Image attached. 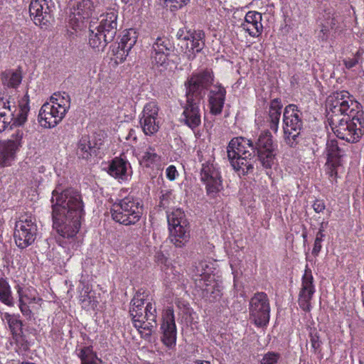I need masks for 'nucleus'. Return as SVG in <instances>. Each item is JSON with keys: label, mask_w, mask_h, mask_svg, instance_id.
Segmentation results:
<instances>
[{"label": "nucleus", "mask_w": 364, "mask_h": 364, "mask_svg": "<svg viewBox=\"0 0 364 364\" xmlns=\"http://www.w3.org/2000/svg\"><path fill=\"white\" fill-rule=\"evenodd\" d=\"M50 202L53 228L64 238L75 236L80 228V219L84 213L80 193L72 188L60 193L54 190Z\"/></svg>", "instance_id": "nucleus-1"}, {"label": "nucleus", "mask_w": 364, "mask_h": 364, "mask_svg": "<svg viewBox=\"0 0 364 364\" xmlns=\"http://www.w3.org/2000/svg\"><path fill=\"white\" fill-rule=\"evenodd\" d=\"M30 111L29 96L26 93L18 102V107L15 97L7 92H0V133L9 125L21 126L27 121Z\"/></svg>", "instance_id": "nucleus-2"}, {"label": "nucleus", "mask_w": 364, "mask_h": 364, "mask_svg": "<svg viewBox=\"0 0 364 364\" xmlns=\"http://www.w3.org/2000/svg\"><path fill=\"white\" fill-rule=\"evenodd\" d=\"M326 107L328 122H338L343 115L355 117L363 112L360 104L346 90L332 93L326 100Z\"/></svg>", "instance_id": "nucleus-3"}, {"label": "nucleus", "mask_w": 364, "mask_h": 364, "mask_svg": "<svg viewBox=\"0 0 364 364\" xmlns=\"http://www.w3.org/2000/svg\"><path fill=\"white\" fill-rule=\"evenodd\" d=\"M102 18L97 26L89 27V44L98 50H103L108 43L112 42L117 30V12L111 10L101 16Z\"/></svg>", "instance_id": "nucleus-4"}, {"label": "nucleus", "mask_w": 364, "mask_h": 364, "mask_svg": "<svg viewBox=\"0 0 364 364\" xmlns=\"http://www.w3.org/2000/svg\"><path fill=\"white\" fill-rule=\"evenodd\" d=\"M144 299L136 294L130 303L129 314L136 328H143L151 332L156 326V308L154 304L149 302L144 307Z\"/></svg>", "instance_id": "nucleus-5"}, {"label": "nucleus", "mask_w": 364, "mask_h": 364, "mask_svg": "<svg viewBox=\"0 0 364 364\" xmlns=\"http://www.w3.org/2000/svg\"><path fill=\"white\" fill-rule=\"evenodd\" d=\"M338 121L329 122L337 137L350 143L358 141L364 133L363 112L355 117L343 115Z\"/></svg>", "instance_id": "nucleus-6"}, {"label": "nucleus", "mask_w": 364, "mask_h": 364, "mask_svg": "<svg viewBox=\"0 0 364 364\" xmlns=\"http://www.w3.org/2000/svg\"><path fill=\"white\" fill-rule=\"evenodd\" d=\"M284 139L290 147H296L301 139L302 112L296 105L286 106L283 114Z\"/></svg>", "instance_id": "nucleus-7"}, {"label": "nucleus", "mask_w": 364, "mask_h": 364, "mask_svg": "<svg viewBox=\"0 0 364 364\" xmlns=\"http://www.w3.org/2000/svg\"><path fill=\"white\" fill-rule=\"evenodd\" d=\"M110 213L115 222L131 225L136 224L141 218L142 206L138 199L127 196L114 203Z\"/></svg>", "instance_id": "nucleus-8"}, {"label": "nucleus", "mask_w": 364, "mask_h": 364, "mask_svg": "<svg viewBox=\"0 0 364 364\" xmlns=\"http://www.w3.org/2000/svg\"><path fill=\"white\" fill-rule=\"evenodd\" d=\"M167 220L171 242L178 247L184 246L190 239L188 222L184 212L181 208H176L167 214Z\"/></svg>", "instance_id": "nucleus-9"}, {"label": "nucleus", "mask_w": 364, "mask_h": 364, "mask_svg": "<svg viewBox=\"0 0 364 364\" xmlns=\"http://www.w3.org/2000/svg\"><path fill=\"white\" fill-rule=\"evenodd\" d=\"M38 228L36 219L31 215L24 214L16 222L14 229V240L18 247L25 249L31 245L36 240Z\"/></svg>", "instance_id": "nucleus-10"}, {"label": "nucleus", "mask_w": 364, "mask_h": 364, "mask_svg": "<svg viewBox=\"0 0 364 364\" xmlns=\"http://www.w3.org/2000/svg\"><path fill=\"white\" fill-rule=\"evenodd\" d=\"M254 143V154L262 167L271 168L274 164L277 144L273 140V136L268 130L262 132Z\"/></svg>", "instance_id": "nucleus-11"}, {"label": "nucleus", "mask_w": 364, "mask_h": 364, "mask_svg": "<svg viewBox=\"0 0 364 364\" xmlns=\"http://www.w3.org/2000/svg\"><path fill=\"white\" fill-rule=\"evenodd\" d=\"M174 49L173 43L168 37H158L152 44L150 54L153 68L159 72L167 70L169 65L168 58Z\"/></svg>", "instance_id": "nucleus-12"}, {"label": "nucleus", "mask_w": 364, "mask_h": 364, "mask_svg": "<svg viewBox=\"0 0 364 364\" xmlns=\"http://www.w3.org/2000/svg\"><path fill=\"white\" fill-rule=\"evenodd\" d=\"M250 319L257 327L266 326L269 321L270 304L266 293L257 292L249 303Z\"/></svg>", "instance_id": "nucleus-13"}, {"label": "nucleus", "mask_w": 364, "mask_h": 364, "mask_svg": "<svg viewBox=\"0 0 364 364\" xmlns=\"http://www.w3.org/2000/svg\"><path fill=\"white\" fill-rule=\"evenodd\" d=\"M55 5L53 0H31L29 14L34 23L48 28L54 19Z\"/></svg>", "instance_id": "nucleus-14"}, {"label": "nucleus", "mask_w": 364, "mask_h": 364, "mask_svg": "<svg viewBox=\"0 0 364 364\" xmlns=\"http://www.w3.org/2000/svg\"><path fill=\"white\" fill-rule=\"evenodd\" d=\"M200 179L205 186L206 193L210 198H216L223 190L220 173L213 161L203 163L200 170Z\"/></svg>", "instance_id": "nucleus-15"}, {"label": "nucleus", "mask_w": 364, "mask_h": 364, "mask_svg": "<svg viewBox=\"0 0 364 364\" xmlns=\"http://www.w3.org/2000/svg\"><path fill=\"white\" fill-rule=\"evenodd\" d=\"M213 82V74L211 70H205L198 74L193 75L186 82V94L203 99L206 90Z\"/></svg>", "instance_id": "nucleus-16"}, {"label": "nucleus", "mask_w": 364, "mask_h": 364, "mask_svg": "<svg viewBox=\"0 0 364 364\" xmlns=\"http://www.w3.org/2000/svg\"><path fill=\"white\" fill-rule=\"evenodd\" d=\"M186 102L183 106V111L180 121L191 129H195L201 123V110L200 103L202 99L186 94Z\"/></svg>", "instance_id": "nucleus-17"}, {"label": "nucleus", "mask_w": 364, "mask_h": 364, "mask_svg": "<svg viewBox=\"0 0 364 364\" xmlns=\"http://www.w3.org/2000/svg\"><path fill=\"white\" fill-rule=\"evenodd\" d=\"M23 136V130L17 129L9 139L0 141V166L11 165L17 150L21 146Z\"/></svg>", "instance_id": "nucleus-18"}, {"label": "nucleus", "mask_w": 364, "mask_h": 364, "mask_svg": "<svg viewBox=\"0 0 364 364\" xmlns=\"http://www.w3.org/2000/svg\"><path fill=\"white\" fill-rule=\"evenodd\" d=\"M315 293L314 277L311 270L306 267L304 274L301 279V288L299 294L298 303L300 308L306 312L311 311V301Z\"/></svg>", "instance_id": "nucleus-19"}, {"label": "nucleus", "mask_w": 364, "mask_h": 364, "mask_svg": "<svg viewBox=\"0 0 364 364\" xmlns=\"http://www.w3.org/2000/svg\"><path fill=\"white\" fill-rule=\"evenodd\" d=\"M161 329L163 333L161 341L168 348L174 346L176 342V326L172 307H168L164 310Z\"/></svg>", "instance_id": "nucleus-20"}, {"label": "nucleus", "mask_w": 364, "mask_h": 364, "mask_svg": "<svg viewBox=\"0 0 364 364\" xmlns=\"http://www.w3.org/2000/svg\"><path fill=\"white\" fill-rule=\"evenodd\" d=\"M102 144V139L97 136L83 135L77 142L76 154L79 159L89 160L92 156L97 155Z\"/></svg>", "instance_id": "nucleus-21"}, {"label": "nucleus", "mask_w": 364, "mask_h": 364, "mask_svg": "<svg viewBox=\"0 0 364 364\" xmlns=\"http://www.w3.org/2000/svg\"><path fill=\"white\" fill-rule=\"evenodd\" d=\"M228 159L240 156H255L254 143L245 137H235L230 140L227 147Z\"/></svg>", "instance_id": "nucleus-22"}, {"label": "nucleus", "mask_w": 364, "mask_h": 364, "mask_svg": "<svg viewBox=\"0 0 364 364\" xmlns=\"http://www.w3.org/2000/svg\"><path fill=\"white\" fill-rule=\"evenodd\" d=\"M60 109L55 107V105L44 103L38 113V122L45 128H53L57 126L65 117Z\"/></svg>", "instance_id": "nucleus-23"}, {"label": "nucleus", "mask_w": 364, "mask_h": 364, "mask_svg": "<svg viewBox=\"0 0 364 364\" xmlns=\"http://www.w3.org/2000/svg\"><path fill=\"white\" fill-rule=\"evenodd\" d=\"M262 14L255 11H248L245 17V21L241 28L252 37L259 36L263 30L262 24Z\"/></svg>", "instance_id": "nucleus-24"}, {"label": "nucleus", "mask_w": 364, "mask_h": 364, "mask_svg": "<svg viewBox=\"0 0 364 364\" xmlns=\"http://www.w3.org/2000/svg\"><path fill=\"white\" fill-rule=\"evenodd\" d=\"M95 9V4L91 0H77L71 9V16L77 23H82L85 19L89 18Z\"/></svg>", "instance_id": "nucleus-25"}, {"label": "nucleus", "mask_w": 364, "mask_h": 364, "mask_svg": "<svg viewBox=\"0 0 364 364\" xmlns=\"http://www.w3.org/2000/svg\"><path fill=\"white\" fill-rule=\"evenodd\" d=\"M205 33L201 30L186 31L184 43L186 44V50L187 52H200L205 46Z\"/></svg>", "instance_id": "nucleus-26"}, {"label": "nucleus", "mask_w": 364, "mask_h": 364, "mask_svg": "<svg viewBox=\"0 0 364 364\" xmlns=\"http://www.w3.org/2000/svg\"><path fill=\"white\" fill-rule=\"evenodd\" d=\"M226 90L220 85H215L210 90L209 97V105L210 113L214 115L220 114L224 106L225 100Z\"/></svg>", "instance_id": "nucleus-27"}, {"label": "nucleus", "mask_w": 364, "mask_h": 364, "mask_svg": "<svg viewBox=\"0 0 364 364\" xmlns=\"http://www.w3.org/2000/svg\"><path fill=\"white\" fill-rule=\"evenodd\" d=\"M131 166L128 161L116 157L108 167V173L112 177L122 181H127L131 173Z\"/></svg>", "instance_id": "nucleus-28"}, {"label": "nucleus", "mask_w": 364, "mask_h": 364, "mask_svg": "<svg viewBox=\"0 0 364 364\" xmlns=\"http://www.w3.org/2000/svg\"><path fill=\"white\" fill-rule=\"evenodd\" d=\"M22 78V72L20 69H9L1 72L0 74V80L5 88L4 92H7L10 95L6 90V88L16 89L21 84ZM13 92L14 91L11 92ZM11 95L14 97L12 93H11Z\"/></svg>", "instance_id": "nucleus-29"}, {"label": "nucleus", "mask_w": 364, "mask_h": 364, "mask_svg": "<svg viewBox=\"0 0 364 364\" xmlns=\"http://www.w3.org/2000/svg\"><path fill=\"white\" fill-rule=\"evenodd\" d=\"M79 289V299L82 307L86 310L94 309L97 306V301L94 293H92L91 287L88 284L80 282Z\"/></svg>", "instance_id": "nucleus-30"}, {"label": "nucleus", "mask_w": 364, "mask_h": 364, "mask_svg": "<svg viewBox=\"0 0 364 364\" xmlns=\"http://www.w3.org/2000/svg\"><path fill=\"white\" fill-rule=\"evenodd\" d=\"M228 159L234 170L239 175L245 176L254 171V163L255 161L251 156H237Z\"/></svg>", "instance_id": "nucleus-31"}, {"label": "nucleus", "mask_w": 364, "mask_h": 364, "mask_svg": "<svg viewBox=\"0 0 364 364\" xmlns=\"http://www.w3.org/2000/svg\"><path fill=\"white\" fill-rule=\"evenodd\" d=\"M282 108V104L280 100L276 98L270 102L267 121L269 123V128L274 132H277L278 130Z\"/></svg>", "instance_id": "nucleus-32"}, {"label": "nucleus", "mask_w": 364, "mask_h": 364, "mask_svg": "<svg viewBox=\"0 0 364 364\" xmlns=\"http://www.w3.org/2000/svg\"><path fill=\"white\" fill-rule=\"evenodd\" d=\"M326 152L327 161L330 164H341V158L343 156V150L338 146V141L330 139L326 143Z\"/></svg>", "instance_id": "nucleus-33"}, {"label": "nucleus", "mask_w": 364, "mask_h": 364, "mask_svg": "<svg viewBox=\"0 0 364 364\" xmlns=\"http://www.w3.org/2000/svg\"><path fill=\"white\" fill-rule=\"evenodd\" d=\"M136 41L137 35L136 31L132 28L127 31L119 43L118 48L120 50H119L117 53L121 54L122 55H127L129 52L136 44Z\"/></svg>", "instance_id": "nucleus-34"}, {"label": "nucleus", "mask_w": 364, "mask_h": 364, "mask_svg": "<svg viewBox=\"0 0 364 364\" xmlns=\"http://www.w3.org/2000/svg\"><path fill=\"white\" fill-rule=\"evenodd\" d=\"M48 103L55 105V107L66 114L70 107V97L66 92L54 93Z\"/></svg>", "instance_id": "nucleus-35"}, {"label": "nucleus", "mask_w": 364, "mask_h": 364, "mask_svg": "<svg viewBox=\"0 0 364 364\" xmlns=\"http://www.w3.org/2000/svg\"><path fill=\"white\" fill-rule=\"evenodd\" d=\"M5 319L6 320L9 328L12 333L13 338L15 341H19V338H21V335H23V323L21 320L18 318L15 315H11L9 314H5Z\"/></svg>", "instance_id": "nucleus-36"}, {"label": "nucleus", "mask_w": 364, "mask_h": 364, "mask_svg": "<svg viewBox=\"0 0 364 364\" xmlns=\"http://www.w3.org/2000/svg\"><path fill=\"white\" fill-rule=\"evenodd\" d=\"M77 355L81 360V364H100L101 362L93 352L92 346H85L80 349Z\"/></svg>", "instance_id": "nucleus-37"}, {"label": "nucleus", "mask_w": 364, "mask_h": 364, "mask_svg": "<svg viewBox=\"0 0 364 364\" xmlns=\"http://www.w3.org/2000/svg\"><path fill=\"white\" fill-rule=\"evenodd\" d=\"M0 301L9 306H14L10 285L2 277L0 278Z\"/></svg>", "instance_id": "nucleus-38"}, {"label": "nucleus", "mask_w": 364, "mask_h": 364, "mask_svg": "<svg viewBox=\"0 0 364 364\" xmlns=\"http://www.w3.org/2000/svg\"><path fill=\"white\" fill-rule=\"evenodd\" d=\"M140 124L146 135H152L159 129V122L157 119L140 118Z\"/></svg>", "instance_id": "nucleus-39"}, {"label": "nucleus", "mask_w": 364, "mask_h": 364, "mask_svg": "<svg viewBox=\"0 0 364 364\" xmlns=\"http://www.w3.org/2000/svg\"><path fill=\"white\" fill-rule=\"evenodd\" d=\"M159 107L157 104L155 102H150L144 106L141 118L157 119Z\"/></svg>", "instance_id": "nucleus-40"}, {"label": "nucleus", "mask_w": 364, "mask_h": 364, "mask_svg": "<svg viewBox=\"0 0 364 364\" xmlns=\"http://www.w3.org/2000/svg\"><path fill=\"white\" fill-rule=\"evenodd\" d=\"M324 23L333 29L341 19L340 14L333 9H327L323 15Z\"/></svg>", "instance_id": "nucleus-41"}, {"label": "nucleus", "mask_w": 364, "mask_h": 364, "mask_svg": "<svg viewBox=\"0 0 364 364\" xmlns=\"http://www.w3.org/2000/svg\"><path fill=\"white\" fill-rule=\"evenodd\" d=\"M310 342L311 348L314 353H318L321 352V341L318 336V332L314 329L310 332Z\"/></svg>", "instance_id": "nucleus-42"}, {"label": "nucleus", "mask_w": 364, "mask_h": 364, "mask_svg": "<svg viewBox=\"0 0 364 364\" xmlns=\"http://www.w3.org/2000/svg\"><path fill=\"white\" fill-rule=\"evenodd\" d=\"M142 159L144 162L147 163L146 166H149L150 164L159 161V156L156 153H155L154 149L152 147H149L144 152Z\"/></svg>", "instance_id": "nucleus-43"}, {"label": "nucleus", "mask_w": 364, "mask_h": 364, "mask_svg": "<svg viewBox=\"0 0 364 364\" xmlns=\"http://www.w3.org/2000/svg\"><path fill=\"white\" fill-rule=\"evenodd\" d=\"M18 294L19 296V308L21 313L26 316H31L32 312L29 307L26 305V302L23 301V296H27L26 292H23L20 289H18Z\"/></svg>", "instance_id": "nucleus-44"}, {"label": "nucleus", "mask_w": 364, "mask_h": 364, "mask_svg": "<svg viewBox=\"0 0 364 364\" xmlns=\"http://www.w3.org/2000/svg\"><path fill=\"white\" fill-rule=\"evenodd\" d=\"M279 354L274 352H268L263 356L260 364H277Z\"/></svg>", "instance_id": "nucleus-45"}, {"label": "nucleus", "mask_w": 364, "mask_h": 364, "mask_svg": "<svg viewBox=\"0 0 364 364\" xmlns=\"http://www.w3.org/2000/svg\"><path fill=\"white\" fill-rule=\"evenodd\" d=\"M325 235L321 232H317L314 240V247L312 250V255L317 256L321 250V242L323 240Z\"/></svg>", "instance_id": "nucleus-46"}, {"label": "nucleus", "mask_w": 364, "mask_h": 364, "mask_svg": "<svg viewBox=\"0 0 364 364\" xmlns=\"http://www.w3.org/2000/svg\"><path fill=\"white\" fill-rule=\"evenodd\" d=\"M326 172L328 174L331 181H333L336 178L337 176V167L340 166L341 164H330L326 162Z\"/></svg>", "instance_id": "nucleus-47"}, {"label": "nucleus", "mask_w": 364, "mask_h": 364, "mask_svg": "<svg viewBox=\"0 0 364 364\" xmlns=\"http://www.w3.org/2000/svg\"><path fill=\"white\" fill-rule=\"evenodd\" d=\"M360 55V52L358 51L355 54V58H348L343 60V63L346 68L350 69L355 66L358 63V57Z\"/></svg>", "instance_id": "nucleus-48"}, {"label": "nucleus", "mask_w": 364, "mask_h": 364, "mask_svg": "<svg viewBox=\"0 0 364 364\" xmlns=\"http://www.w3.org/2000/svg\"><path fill=\"white\" fill-rule=\"evenodd\" d=\"M171 3V7L173 9L177 10L181 9L183 6L186 5L190 0H167Z\"/></svg>", "instance_id": "nucleus-49"}, {"label": "nucleus", "mask_w": 364, "mask_h": 364, "mask_svg": "<svg viewBox=\"0 0 364 364\" xmlns=\"http://www.w3.org/2000/svg\"><path fill=\"white\" fill-rule=\"evenodd\" d=\"M172 193L171 191H166L165 193H163L161 196L160 200V206L163 208H166L169 204V200L171 199Z\"/></svg>", "instance_id": "nucleus-50"}, {"label": "nucleus", "mask_w": 364, "mask_h": 364, "mask_svg": "<svg viewBox=\"0 0 364 364\" xmlns=\"http://www.w3.org/2000/svg\"><path fill=\"white\" fill-rule=\"evenodd\" d=\"M166 176L170 181H173L176 179V176L178 175L177 170L176 167L173 165L169 166L166 171Z\"/></svg>", "instance_id": "nucleus-51"}, {"label": "nucleus", "mask_w": 364, "mask_h": 364, "mask_svg": "<svg viewBox=\"0 0 364 364\" xmlns=\"http://www.w3.org/2000/svg\"><path fill=\"white\" fill-rule=\"evenodd\" d=\"M314 211L317 213H321L324 210L326 205L323 200H316L312 205Z\"/></svg>", "instance_id": "nucleus-52"}, {"label": "nucleus", "mask_w": 364, "mask_h": 364, "mask_svg": "<svg viewBox=\"0 0 364 364\" xmlns=\"http://www.w3.org/2000/svg\"><path fill=\"white\" fill-rule=\"evenodd\" d=\"M331 27L326 24V23H322V28L319 33V38L323 41H326L328 39V33L329 31V29Z\"/></svg>", "instance_id": "nucleus-53"}, {"label": "nucleus", "mask_w": 364, "mask_h": 364, "mask_svg": "<svg viewBox=\"0 0 364 364\" xmlns=\"http://www.w3.org/2000/svg\"><path fill=\"white\" fill-rule=\"evenodd\" d=\"M209 266L206 262H201L198 264V266L197 267L198 269V273L202 276L205 274H209V272L207 269H208Z\"/></svg>", "instance_id": "nucleus-54"}, {"label": "nucleus", "mask_w": 364, "mask_h": 364, "mask_svg": "<svg viewBox=\"0 0 364 364\" xmlns=\"http://www.w3.org/2000/svg\"><path fill=\"white\" fill-rule=\"evenodd\" d=\"M19 341H15L18 346H20V348L23 350L26 351L29 348V345L28 341L25 339V336L23 335H21V338H18Z\"/></svg>", "instance_id": "nucleus-55"}, {"label": "nucleus", "mask_w": 364, "mask_h": 364, "mask_svg": "<svg viewBox=\"0 0 364 364\" xmlns=\"http://www.w3.org/2000/svg\"><path fill=\"white\" fill-rule=\"evenodd\" d=\"M125 139L126 141H128L129 143H136L137 137L135 129H129V133L125 136Z\"/></svg>", "instance_id": "nucleus-56"}, {"label": "nucleus", "mask_w": 364, "mask_h": 364, "mask_svg": "<svg viewBox=\"0 0 364 364\" xmlns=\"http://www.w3.org/2000/svg\"><path fill=\"white\" fill-rule=\"evenodd\" d=\"M18 289H20L23 292H26V294H27V296H23L24 302H26V301L35 302V301H36L35 295H33L31 293L28 294V291H30L29 289L23 290L20 287Z\"/></svg>", "instance_id": "nucleus-57"}, {"label": "nucleus", "mask_w": 364, "mask_h": 364, "mask_svg": "<svg viewBox=\"0 0 364 364\" xmlns=\"http://www.w3.org/2000/svg\"><path fill=\"white\" fill-rule=\"evenodd\" d=\"M156 261L159 264H166L167 258L164 255L162 252H157L156 255Z\"/></svg>", "instance_id": "nucleus-58"}, {"label": "nucleus", "mask_w": 364, "mask_h": 364, "mask_svg": "<svg viewBox=\"0 0 364 364\" xmlns=\"http://www.w3.org/2000/svg\"><path fill=\"white\" fill-rule=\"evenodd\" d=\"M186 31L188 30L186 28H180L176 33L177 38L181 40L183 43H184V37H186Z\"/></svg>", "instance_id": "nucleus-59"}, {"label": "nucleus", "mask_w": 364, "mask_h": 364, "mask_svg": "<svg viewBox=\"0 0 364 364\" xmlns=\"http://www.w3.org/2000/svg\"><path fill=\"white\" fill-rule=\"evenodd\" d=\"M193 364H210L208 361H205V360H196L193 362Z\"/></svg>", "instance_id": "nucleus-60"}, {"label": "nucleus", "mask_w": 364, "mask_h": 364, "mask_svg": "<svg viewBox=\"0 0 364 364\" xmlns=\"http://www.w3.org/2000/svg\"><path fill=\"white\" fill-rule=\"evenodd\" d=\"M323 231H324L323 223H321V225H320V228L318 229V231L317 232L323 233Z\"/></svg>", "instance_id": "nucleus-61"}, {"label": "nucleus", "mask_w": 364, "mask_h": 364, "mask_svg": "<svg viewBox=\"0 0 364 364\" xmlns=\"http://www.w3.org/2000/svg\"><path fill=\"white\" fill-rule=\"evenodd\" d=\"M137 0H122L123 2L125 4H132L134 2L136 1Z\"/></svg>", "instance_id": "nucleus-62"}, {"label": "nucleus", "mask_w": 364, "mask_h": 364, "mask_svg": "<svg viewBox=\"0 0 364 364\" xmlns=\"http://www.w3.org/2000/svg\"><path fill=\"white\" fill-rule=\"evenodd\" d=\"M188 58L189 60H193L194 58V56L193 55L191 56V54H188Z\"/></svg>", "instance_id": "nucleus-63"}, {"label": "nucleus", "mask_w": 364, "mask_h": 364, "mask_svg": "<svg viewBox=\"0 0 364 364\" xmlns=\"http://www.w3.org/2000/svg\"><path fill=\"white\" fill-rule=\"evenodd\" d=\"M21 364H35V363H30V362H22Z\"/></svg>", "instance_id": "nucleus-64"}]
</instances>
